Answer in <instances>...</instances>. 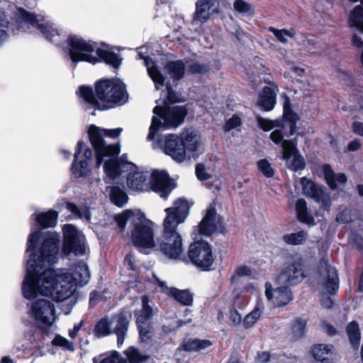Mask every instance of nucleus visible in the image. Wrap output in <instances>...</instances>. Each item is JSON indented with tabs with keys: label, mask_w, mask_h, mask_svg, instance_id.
Instances as JSON below:
<instances>
[{
	"label": "nucleus",
	"mask_w": 363,
	"mask_h": 363,
	"mask_svg": "<svg viewBox=\"0 0 363 363\" xmlns=\"http://www.w3.org/2000/svg\"><path fill=\"white\" fill-rule=\"evenodd\" d=\"M259 170L267 178L274 176V172L271 164L267 159H262L257 162Z\"/></svg>",
	"instance_id": "54"
},
{
	"label": "nucleus",
	"mask_w": 363,
	"mask_h": 363,
	"mask_svg": "<svg viewBox=\"0 0 363 363\" xmlns=\"http://www.w3.org/2000/svg\"><path fill=\"white\" fill-rule=\"evenodd\" d=\"M299 152L297 147V139L285 140L281 143L282 159L288 162L291 158Z\"/></svg>",
	"instance_id": "39"
},
{
	"label": "nucleus",
	"mask_w": 363,
	"mask_h": 363,
	"mask_svg": "<svg viewBox=\"0 0 363 363\" xmlns=\"http://www.w3.org/2000/svg\"><path fill=\"white\" fill-rule=\"evenodd\" d=\"M196 175L197 179L203 182L210 178V174H208L206 171V167L203 163H199L196 165Z\"/></svg>",
	"instance_id": "58"
},
{
	"label": "nucleus",
	"mask_w": 363,
	"mask_h": 363,
	"mask_svg": "<svg viewBox=\"0 0 363 363\" xmlns=\"http://www.w3.org/2000/svg\"><path fill=\"white\" fill-rule=\"evenodd\" d=\"M264 308L263 301L261 299H258L254 309L245 315L242 320V325L245 328H250L255 325V323L260 318L264 311Z\"/></svg>",
	"instance_id": "35"
},
{
	"label": "nucleus",
	"mask_w": 363,
	"mask_h": 363,
	"mask_svg": "<svg viewBox=\"0 0 363 363\" xmlns=\"http://www.w3.org/2000/svg\"><path fill=\"white\" fill-rule=\"evenodd\" d=\"M333 346L331 345L320 344L313 348V355L315 359L323 362L326 360L327 355L331 352Z\"/></svg>",
	"instance_id": "46"
},
{
	"label": "nucleus",
	"mask_w": 363,
	"mask_h": 363,
	"mask_svg": "<svg viewBox=\"0 0 363 363\" xmlns=\"http://www.w3.org/2000/svg\"><path fill=\"white\" fill-rule=\"evenodd\" d=\"M65 43L68 48L69 58L74 63L86 62L96 65L99 62H104L114 69H118L121 65L123 58L112 51L98 48L96 50L97 57L91 55V53L94 51L96 45V43L91 40L86 41L77 35H69Z\"/></svg>",
	"instance_id": "4"
},
{
	"label": "nucleus",
	"mask_w": 363,
	"mask_h": 363,
	"mask_svg": "<svg viewBox=\"0 0 363 363\" xmlns=\"http://www.w3.org/2000/svg\"><path fill=\"white\" fill-rule=\"evenodd\" d=\"M123 188L118 185L108 186L106 191L108 194L113 203L118 207H123L128 201V196Z\"/></svg>",
	"instance_id": "31"
},
{
	"label": "nucleus",
	"mask_w": 363,
	"mask_h": 363,
	"mask_svg": "<svg viewBox=\"0 0 363 363\" xmlns=\"http://www.w3.org/2000/svg\"><path fill=\"white\" fill-rule=\"evenodd\" d=\"M142 308L135 311L136 323L139 330L140 340L148 342L152 335L150 330V320L152 316V308L149 305V299L146 296L141 297Z\"/></svg>",
	"instance_id": "11"
},
{
	"label": "nucleus",
	"mask_w": 363,
	"mask_h": 363,
	"mask_svg": "<svg viewBox=\"0 0 363 363\" xmlns=\"http://www.w3.org/2000/svg\"><path fill=\"white\" fill-rule=\"evenodd\" d=\"M35 221L43 228L54 227L57 223L58 214L55 211H48L45 213H35Z\"/></svg>",
	"instance_id": "34"
},
{
	"label": "nucleus",
	"mask_w": 363,
	"mask_h": 363,
	"mask_svg": "<svg viewBox=\"0 0 363 363\" xmlns=\"http://www.w3.org/2000/svg\"><path fill=\"white\" fill-rule=\"evenodd\" d=\"M94 363H126L124 358L120 356L118 352L113 351L110 354L100 359V357H94L93 359Z\"/></svg>",
	"instance_id": "50"
},
{
	"label": "nucleus",
	"mask_w": 363,
	"mask_h": 363,
	"mask_svg": "<svg viewBox=\"0 0 363 363\" xmlns=\"http://www.w3.org/2000/svg\"><path fill=\"white\" fill-rule=\"evenodd\" d=\"M17 11L18 22L20 24L25 23L37 27L48 40L57 44V40L55 39V37L59 35L57 29L53 28L48 23H39L36 15L23 8H18Z\"/></svg>",
	"instance_id": "12"
},
{
	"label": "nucleus",
	"mask_w": 363,
	"mask_h": 363,
	"mask_svg": "<svg viewBox=\"0 0 363 363\" xmlns=\"http://www.w3.org/2000/svg\"><path fill=\"white\" fill-rule=\"evenodd\" d=\"M161 118H158L157 116H153L152 118L151 125L149 128V133L147 135V139L152 140L155 139L156 135L158 133L161 128H163V123L160 121Z\"/></svg>",
	"instance_id": "53"
},
{
	"label": "nucleus",
	"mask_w": 363,
	"mask_h": 363,
	"mask_svg": "<svg viewBox=\"0 0 363 363\" xmlns=\"http://www.w3.org/2000/svg\"><path fill=\"white\" fill-rule=\"evenodd\" d=\"M78 94L86 104L101 111L113 108L115 104L123 105L128 99L125 84L116 79L97 80L94 91L91 86L82 85Z\"/></svg>",
	"instance_id": "2"
},
{
	"label": "nucleus",
	"mask_w": 363,
	"mask_h": 363,
	"mask_svg": "<svg viewBox=\"0 0 363 363\" xmlns=\"http://www.w3.org/2000/svg\"><path fill=\"white\" fill-rule=\"evenodd\" d=\"M216 203L212 202L203 211V216L199 225L194 228L191 237L197 239L199 235L210 236L216 233L224 234L226 231L222 217L217 213Z\"/></svg>",
	"instance_id": "6"
},
{
	"label": "nucleus",
	"mask_w": 363,
	"mask_h": 363,
	"mask_svg": "<svg viewBox=\"0 0 363 363\" xmlns=\"http://www.w3.org/2000/svg\"><path fill=\"white\" fill-rule=\"evenodd\" d=\"M307 238L308 233L305 230H300L283 235L282 240L289 245H300L306 240Z\"/></svg>",
	"instance_id": "40"
},
{
	"label": "nucleus",
	"mask_w": 363,
	"mask_h": 363,
	"mask_svg": "<svg viewBox=\"0 0 363 363\" xmlns=\"http://www.w3.org/2000/svg\"><path fill=\"white\" fill-rule=\"evenodd\" d=\"M312 172L319 178L323 177L325 182H335L336 174L329 164H315L312 167Z\"/></svg>",
	"instance_id": "33"
},
{
	"label": "nucleus",
	"mask_w": 363,
	"mask_h": 363,
	"mask_svg": "<svg viewBox=\"0 0 363 363\" xmlns=\"http://www.w3.org/2000/svg\"><path fill=\"white\" fill-rule=\"evenodd\" d=\"M147 182H175L165 169H153Z\"/></svg>",
	"instance_id": "49"
},
{
	"label": "nucleus",
	"mask_w": 363,
	"mask_h": 363,
	"mask_svg": "<svg viewBox=\"0 0 363 363\" xmlns=\"http://www.w3.org/2000/svg\"><path fill=\"white\" fill-rule=\"evenodd\" d=\"M304 278L303 267L301 260H293L282 267L280 273L276 279L277 284L296 285Z\"/></svg>",
	"instance_id": "13"
},
{
	"label": "nucleus",
	"mask_w": 363,
	"mask_h": 363,
	"mask_svg": "<svg viewBox=\"0 0 363 363\" xmlns=\"http://www.w3.org/2000/svg\"><path fill=\"white\" fill-rule=\"evenodd\" d=\"M348 25L363 33V7L357 5L350 13Z\"/></svg>",
	"instance_id": "36"
},
{
	"label": "nucleus",
	"mask_w": 363,
	"mask_h": 363,
	"mask_svg": "<svg viewBox=\"0 0 363 363\" xmlns=\"http://www.w3.org/2000/svg\"><path fill=\"white\" fill-rule=\"evenodd\" d=\"M211 71L210 63L201 64L199 62L188 65L187 72L191 74H207Z\"/></svg>",
	"instance_id": "47"
},
{
	"label": "nucleus",
	"mask_w": 363,
	"mask_h": 363,
	"mask_svg": "<svg viewBox=\"0 0 363 363\" xmlns=\"http://www.w3.org/2000/svg\"><path fill=\"white\" fill-rule=\"evenodd\" d=\"M125 164L133 165V163L126 161L123 162L118 157L110 158L104 162V170L109 179L114 180L122 174V166Z\"/></svg>",
	"instance_id": "28"
},
{
	"label": "nucleus",
	"mask_w": 363,
	"mask_h": 363,
	"mask_svg": "<svg viewBox=\"0 0 363 363\" xmlns=\"http://www.w3.org/2000/svg\"><path fill=\"white\" fill-rule=\"evenodd\" d=\"M212 345L208 340H200L196 338H189L183 341L181 347L186 352H199Z\"/></svg>",
	"instance_id": "32"
},
{
	"label": "nucleus",
	"mask_w": 363,
	"mask_h": 363,
	"mask_svg": "<svg viewBox=\"0 0 363 363\" xmlns=\"http://www.w3.org/2000/svg\"><path fill=\"white\" fill-rule=\"evenodd\" d=\"M181 140L184 144V147L187 152L192 153V157H195V152L197 151L200 142L195 130L185 128L179 134Z\"/></svg>",
	"instance_id": "26"
},
{
	"label": "nucleus",
	"mask_w": 363,
	"mask_h": 363,
	"mask_svg": "<svg viewBox=\"0 0 363 363\" xmlns=\"http://www.w3.org/2000/svg\"><path fill=\"white\" fill-rule=\"evenodd\" d=\"M282 98L284 99L283 113L281 118L277 120L281 125L279 126L280 128L285 129L286 126H289V131L288 133L285 134V135L289 138L296 133L297 123L300 120V117L298 113L293 110L289 96L284 93Z\"/></svg>",
	"instance_id": "17"
},
{
	"label": "nucleus",
	"mask_w": 363,
	"mask_h": 363,
	"mask_svg": "<svg viewBox=\"0 0 363 363\" xmlns=\"http://www.w3.org/2000/svg\"><path fill=\"white\" fill-rule=\"evenodd\" d=\"M292 160L286 162L287 167L294 172H300L306 168V162L304 157L298 152L292 157Z\"/></svg>",
	"instance_id": "44"
},
{
	"label": "nucleus",
	"mask_w": 363,
	"mask_h": 363,
	"mask_svg": "<svg viewBox=\"0 0 363 363\" xmlns=\"http://www.w3.org/2000/svg\"><path fill=\"white\" fill-rule=\"evenodd\" d=\"M301 185L303 194L312 198L315 201L326 203L329 199V194L318 183H298Z\"/></svg>",
	"instance_id": "25"
},
{
	"label": "nucleus",
	"mask_w": 363,
	"mask_h": 363,
	"mask_svg": "<svg viewBox=\"0 0 363 363\" xmlns=\"http://www.w3.org/2000/svg\"><path fill=\"white\" fill-rule=\"evenodd\" d=\"M164 152L178 163L186 158V150L179 135L169 133L164 136Z\"/></svg>",
	"instance_id": "18"
},
{
	"label": "nucleus",
	"mask_w": 363,
	"mask_h": 363,
	"mask_svg": "<svg viewBox=\"0 0 363 363\" xmlns=\"http://www.w3.org/2000/svg\"><path fill=\"white\" fill-rule=\"evenodd\" d=\"M127 184L131 194L152 191L164 199H167L177 187V183H127Z\"/></svg>",
	"instance_id": "15"
},
{
	"label": "nucleus",
	"mask_w": 363,
	"mask_h": 363,
	"mask_svg": "<svg viewBox=\"0 0 363 363\" xmlns=\"http://www.w3.org/2000/svg\"><path fill=\"white\" fill-rule=\"evenodd\" d=\"M306 320L302 318H296L294 320L292 325V333L296 338L301 337L305 331Z\"/></svg>",
	"instance_id": "57"
},
{
	"label": "nucleus",
	"mask_w": 363,
	"mask_h": 363,
	"mask_svg": "<svg viewBox=\"0 0 363 363\" xmlns=\"http://www.w3.org/2000/svg\"><path fill=\"white\" fill-rule=\"evenodd\" d=\"M155 281L158 284L162 292L165 293L168 296H172L174 298L184 306H189L192 303V295L187 290H179L176 288H169L166 283L155 278Z\"/></svg>",
	"instance_id": "24"
},
{
	"label": "nucleus",
	"mask_w": 363,
	"mask_h": 363,
	"mask_svg": "<svg viewBox=\"0 0 363 363\" xmlns=\"http://www.w3.org/2000/svg\"><path fill=\"white\" fill-rule=\"evenodd\" d=\"M62 251L65 255L74 254L80 257L88 255L89 250L86 242L84 234L77 230L72 224L65 225L63 227Z\"/></svg>",
	"instance_id": "7"
},
{
	"label": "nucleus",
	"mask_w": 363,
	"mask_h": 363,
	"mask_svg": "<svg viewBox=\"0 0 363 363\" xmlns=\"http://www.w3.org/2000/svg\"><path fill=\"white\" fill-rule=\"evenodd\" d=\"M191 205L192 203H190L184 198L176 199L172 207L165 208L167 216L163 223L178 226L184 223L189 213Z\"/></svg>",
	"instance_id": "16"
},
{
	"label": "nucleus",
	"mask_w": 363,
	"mask_h": 363,
	"mask_svg": "<svg viewBox=\"0 0 363 363\" xmlns=\"http://www.w3.org/2000/svg\"><path fill=\"white\" fill-rule=\"evenodd\" d=\"M52 343L55 346L63 347L64 349L71 352L74 351V350L73 343L60 335H57L55 337L52 341Z\"/></svg>",
	"instance_id": "56"
},
{
	"label": "nucleus",
	"mask_w": 363,
	"mask_h": 363,
	"mask_svg": "<svg viewBox=\"0 0 363 363\" xmlns=\"http://www.w3.org/2000/svg\"><path fill=\"white\" fill-rule=\"evenodd\" d=\"M351 45L357 49H363V39L356 33L351 36Z\"/></svg>",
	"instance_id": "63"
},
{
	"label": "nucleus",
	"mask_w": 363,
	"mask_h": 363,
	"mask_svg": "<svg viewBox=\"0 0 363 363\" xmlns=\"http://www.w3.org/2000/svg\"><path fill=\"white\" fill-rule=\"evenodd\" d=\"M124 353L128 357L130 363H143L149 358V356L140 353L134 347H130L124 352Z\"/></svg>",
	"instance_id": "45"
},
{
	"label": "nucleus",
	"mask_w": 363,
	"mask_h": 363,
	"mask_svg": "<svg viewBox=\"0 0 363 363\" xmlns=\"http://www.w3.org/2000/svg\"><path fill=\"white\" fill-rule=\"evenodd\" d=\"M233 6L235 10L239 13H249L250 15H253L255 13L253 6L244 0H235Z\"/></svg>",
	"instance_id": "52"
},
{
	"label": "nucleus",
	"mask_w": 363,
	"mask_h": 363,
	"mask_svg": "<svg viewBox=\"0 0 363 363\" xmlns=\"http://www.w3.org/2000/svg\"><path fill=\"white\" fill-rule=\"evenodd\" d=\"M188 256L197 268L202 271H210L213 269L214 257L211 246L206 242L197 241L191 244Z\"/></svg>",
	"instance_id": "10"
},
{
	"label": "nucleus",
	"mask_w": 363,
	"mask_h": 363,
	"mask_svg": "<svg viewBox=\"0 0 363 363\" xmlns=\"http://www.w3.org/2000/svg\"><path fill=\"white\" fill-rule=\"evenodd\" d=\"M164 69L174 81H179L184 77L185 64L182 60L168 61L164 65Z\"/></svg>",
	"instance_id": "30"
},
{
	"label": "nucleus",
	"mask_w": 363,
	"mask_h": 363,
	"mask_svg": "<svg viewBox=\"0 0 363 363\" xmlns=\"http://www.w3.org/2000/svg\"><path fill=\"white\" fill-rule=\"evenodd\" d=\"M104 135L111 138H118L121 132L123 131V128H117L114 129H104L102 128Z\"/></svg>",
	"instance_id": "62"
},
{
	"label": "nucleus",
	"mask_w": 363,
	"mask_h": 363,
	"mask_svg": "<svg viewBox=\"0 0 363 363\" xmlns=\"http://www.w3.org/2000/svg\"><path fill=\"white\" fill-rule=\"evenodd\" d=\"M152 112L160 118L163 120V129L167 130L177 128L180 126L188 114V108L186 105L174 106L168 105L156 106Z\"/></svg>",
	"instance_id": "8"
},
{
	"label": "nucleus",
	"mask_w": 363,
	"mask_h": 363,
	"mask_svg": "<svg viewBox=\"0 0 363 363\" xmlns=\"http://www.w3.org/2000/svg\"><path fill=\"white\" fill-rule=\"evenodd\" d=\"M60 236L56 232H48L43 238L40 230L33 231L28 238L26 273L22 283L23 297L28 300L38 294L50 296L60 302L70 298L76 291L77 284H86L90 279L88 265L84 261L74 266V273L65 269L48 267L58 260Z\"/></svg>",
	"instance_id": "1"
},
{
	"label": "nucleus",
	"mask_w": 363,
	"mask_h": 363,
	"mask_svg": "<svg viewBox=\"0 0 363 363\" xmlns=\"http://www.w3.org/2000/svg\"><path fill=\"white\" fill-rule=\"evenodd\" d=\"M87 133L89 140L94 151L105 143L102 128H100L95 125H91L89 127Z\"/></svg>",
	"instance_id": "38"
},
{
	"label": "nucleus",
	"mask_w": 363,
	"mask_h": 363,
	"mask_svg": "<svg viewBox=\"0 0 363 363\" xmlns=\"http://www.w3.org/2000/svg\"><path fill=\"white\" fill-rule=\"evenodd\" d=\"M242 125L241 118L238 114L235 113L227 120L223 125V130L225 132H229L235 128L240 127Z\"/></svg>",
	"instance_id": "55"
},
{
	"label": "nucleus",
	"mask_w": 363,
	"mask_h": 363,
	"mask_svg": "<svg viewBox=\"0 0 363 363\" xmlns=\"http://www.w3.org/2000/svg\"><path fill=\"white\" fill-rule=\"evenodd\" d=\"M111 325L107 317L99 320L95 325L94 335L98 337H104L111 334Z\"/></svg>",
	"instance_id": "41"
},
{
	"label": "nucleus",
	"mask_w": 363,
	"mask_h": 363,
	"mask_svg": "<svg viewBox=\"0 0 363 363\" xmlns=\"http://www.w3.org/2000/svg\"><path fill=\"white\" fill-rule=\"evenodd\" d=\"M130 317V313L122 311L111 319V323L114 325L113 332L117 336V345L119 347L123 345L127 336Z\"/></svg>",
	"instance_id": "23"
},
{
	"label": "nucleus",
	"mask_w": 363,
	"mask_h": 363,
	"mask_svg": "<svg viewBox=\"0 0 363 363\" xmlns=\"http://www.w3.org/2000/svg\"><path fill=\"white\" fill-rule=\"evenodd\" d=\"M352 133L361 137H363V123L359 121H354L351 124Z\"/></svg>",
	"instance_id": "64"
},
{
	"label": "nucleus",
	"mask_w": 363,
	"mask_h": 363,
	"mask_svg": "<svg viewBox=\"0 0 363 363\" xmlns=\"http://www.w3.org/2000/svg\"><path fill=\"white\" fill-rule=\"evenodd\" d=\"M115 220L121 231H124L126 224L130 223L132 242L140 251L156 246L155 223L140 210H125L115 216Z\"/></svg>",
	"instance_id": "3"
},
{
	"label": "nucleus",
	"mask_w": 363,
	"mask_h": 363,
	"mask_svg": "<svg viewBox=\"0 0 363 363\" xmlns=\"http://www.w3.org/2000/svg\"><path fill=\"white\" fill-rule=\"evenodd\" d=\"M271 86H265L259 93L257 99V106L259 108L266 112L272 111L277 104V92L278 86L274 82Z\"/></svg>",
	"instance_id": "22"
},
{
	"label": "nucleus",
	"mask_w": 363,
	"mask_h": 363,
	"mask_svg": "<svg viewBox=\"0 0 363 363\" xmlns=\"http://www.w3.org/2000/svg\"><path fill=\"white\" fill-rule=\"evenodd\" d=\"M249 298L245 294H238L234 300V307L242 309L247 306Z\"/></svg>",
	"instance_id": "59"
},
{
	"label": "nucleus",
	"mask_w": 363,
	"mask_h": 363,
	"mask_svg": "<svg viewBox=\"0 0 363 363\" xmlns=\"http://www.w3.org/2000/svg\"><path fill=\"white\" fill-rule=\"evenodd\" d=\"M296 211L298 219L308 225H314V218L308 212L306 202L303 199H298L296 202Z\"/></svg>",
	"instance_id": "37"
},
{
	"label": "nucleus",
	"mask_w": 363,
	"mask_h": 363,
	"mask_svg": "<svg viewBox=\"0 0 363 363\" xmlns=\"http://www.w3.org/2000/svg\"><path fill=\"white\" fill-rule=\"evenodd\" d=\"M163 234L159 240L160 252L168 259L179 261L184 254L183 240L177 227L163 223Z\"/></svg>",
	"instance_id": "5"
},
{
	"label": "nucleus",
	"mask_w": 363,
	"mask_h": 363,
	"mask_svg": "<svg viewBox=\"0 0 363 363\" xmlns=\"http://www.w3.org/2000/svg\"><path fill=\"white\" fill-rule=\"evenodd\" d=\"M84 145V142L80 140L77 142L75 147L74 160L70 166V172L74 179L86 178L91 172V167L87 162V160H79Z\"/></svg>",
	"instance_id": "20"
},
{
	"label": "nucleus",
	"mask_w": 363,
	"mask_h": 363,
	"mask_svg": "<svg viewBox=\"0 0 363 363\" xmlns=\"http://www.w3.org/2000/svg\"><path fill=\"white\" fill-rule=\"evenodd\" d=\"M229 319L231 322V325H233V326H237L240 325L242 322V316L235 309V308L230 309Z\"/></svg>",
	"instance_id": "61"
},
{
	"label": "nucleus",
	"mask_w": 363,
	"mask_h": 363,
	"mask_svg": "<svg viewBox=\"0 0 363 363\" xmlns=\"http://www.w3.org/2000/svg\"><path fill=\"white\" fill-rule=\"evenodd\" d=\"M27 306L29 315L41 326H51L57 318L55 305L49 300L38 299Z\"/></svg>",
	"instance_id": "9"
},
{
	"label": "nucleus",
	"mask_w": 363,
	"mask_h": 363,
	"mask_svg": "<svg viewBox=\"0 0 363 363\" xmlns=\"http://www.w3.org/2000/svg\"><path fill=\"white\" fill-rule=\"evenodd\" d=\"M347 333L352 346L357 348L360 342L359 325L356 321H352L347 328Z\"/></svg>",
	"instance_id": "43"
},
{
	"label": "nucleus",
	"mask_w": 363,
	"mask_h": 363,
	"mask_svg": "<svg viewBox=\"0 0 363 363\" xmlns=\"http://www.w3.org/2000/svg\"><path fill=\"white\" fill-rule=\"evenodd\" d=\"M257 121L259 127L265 132L269 131L272 130L274 128H279V126L281 125L277 119L272 121L262 118L260 116H257Z\"/></svg>",
	"instance_id": "51"
},
{
	"label": "nucleus",
	"mask_w": 363,
	"mask_h": 363,
	"mask_svg": "<svg viewBox=\"0 0 363 363\" xmlns=\"http://www.w3.org/2000/svg\"><path fill=\"white\" fill-rule=\"evenodd\" d=\"M148 74L155 84L156 89L157 84L163 86L165 85L167 91L166 100H164V105L169 106L177 103L184 102V99L180 98L176 91L173 89L171 84L167 82L165 84V77L159 70L156 66H152L147 69Z\"/></svg>",
	"instance_id": "19"
},
{
	"label": "nucleus",
	"mask_w": 363,
	"mask_h": 363,
	"mask_svg": "<svg viewBox=\"0 0 363 363\" xmlns=\"http://www.w3.org/2000/svg\"><path fill=\"white\" fill-rule=\"evenodd\" d=\"M213 6V0H197L193 13V21L204 23L210 18L209 10Z\"/></svg>",
	"instance_id": "29"
},
{
	"label": "nucleus",
	"mask_w": 363,
	"mask_h": 363,
	"mask_svg": "<svg viewBox=\"0 0 363 363\" xmlns=\"http://www.w3.org/2000/svg\"><path fill=\"white\" fill-rule=\"evenodd\" d=\"M121 152L119 143L106 145V142L95 150L96 166L100 167L104 157H118Z\"/></svg>",
	"instance_id": "27"
},
{
	"label": "nucleus",
	"mask_w": 363,
	"mask_h": 363,
	"mask_svg": "<svg viewBox=\"0 0 363 363\" xmlns=\"http://www.w3.org/2000/svg\"><path fill=\"white\" fill-rule=\"evenodd\" d=\"M319 283L326 294H335L339 289V278L335 268L323 259L320 266Z\"/></svg>",
	"instance_id": "14"
},
{
	"label": "nucleus",
	"mask_w": 363,
	"mask_h": 363,
	"mask_svg": "<svg viewBox=\"0 0 363 363\" xmlns=\"http://www.w3.org/2000/svg\"><path fill=\"white\" fill-rule=\"evenodd\" d=\"M282 128L281 129H276L273 130L269 135V138L272 140V141L275 143L276 145H279L280 143H282L284 140V133H283Z\"/></svg>",
	"instance_id": "60"
},
{
	"label": "nucleus",
	"mask_w": 363,
	"mask_h": 363,
	"mask_svg": "<svg viewBox=\"0 0 363 363\" xmlns=\"http://www.w3.org/2000/svg\"><path fill=\"white\" fill-rule=\"evenodd\" d=\"M281 285L273 290L271 283L265 284V296L275 306H285L292 300V294L288 286Z\"/></svg>",
	"instance_id": "21"
},
{
	"label": "nucleus",
	"mask_w": 363,
	"mask_h": 363,
	"mask_svg": "<svg viewBox=\"0 0 363 363\" xmlns=\"http://www.w3.org/2000/svg\"><path fill=\"white\" fill-rule=\"evenodd\" d=\"M66 208L70 211L76 218H80L87 221L91 219L90 211L86 206L79 207L72 203H67Z\"/></svg>",
	"instance_id": "42"
},
{
	"label": "nucleus",
	"mask_w": 363,
	"mask_h": 363,
	"mask_svg": "<svg viewBox=\"0 0 363 363\" xmlns=\"http://www.w3.org/2000/svg\"><path fill=\"white\" fill-rule=\"evenodd\" d=\"M135 169L134 171L128 174L125 182H147L150 179V173L148 171H138V167L133 164L132 165Z\"/></svg>",
	"instance_id": "48"
}]
</instances>
